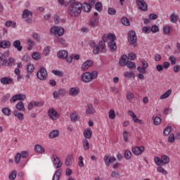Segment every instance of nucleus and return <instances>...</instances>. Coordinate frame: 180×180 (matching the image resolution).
<instances>
[{"label": "nucleus", "instance_id": "20", "mask_svg": "<svg viewBox=\"0 0 180 180\" xmlns=\"http://www.w3.org/2000/svg\"><path fill=\"white\" fill-rule=\"evenodd\" d=\"M98 23H99V18H98V17H93L89 22V25L91 27H96V26H98Z\"/></svg>", "mask_w": 180, "mask_h": 180}, {"label": "nucleus", "instance_id": "56", "mask_svg": "<svg viewBox=\"0 0 180 180\" xmlns=\"http://www.w3.org/2000/svg\"><path fill=\"white\" fill-rule=\"evenodd\" d=\"M9 98H11V94H6L3 96L1 102H3V103H5V102H6V101L9 99Z\"/></svg>", "mask_w": 180, "mask_h": 180}, {"label": "nucleus", "instance_id": "54", "mask_svg": "<svg viewBox=\"0 0 180 180\" xmlns=\"http://www.w3.org/2000/svg\"><path fill=\"white\" fill-rule=\"evenodd\" d=\"M135 59H136V53L131 52L128 54V60H130L131 61Z\"/></svg>", "mask_w": 180, "mask_h": 180}, {"label": "nucleus", "instance_id": "11", "mask_svg": "<svg viewBox=\"0 0 180 180\" xmlns=\"http://www.w3.org/2000/svg\"><path fill=\"white\" fill-rule=\"evenodd\" d=\"M25 99H26V96H25V95L18 94L14 95L11 98L10 102H11V103H15V102H16V101H25Z\"/></svg>", "mask_w": 180, "mask_h": 180}, {"label": "nucleus", "instance_id": "36", "mask_svg": "<svg viewBox=\"0 0 180 180\" xmlns=\"http://www.w3.org/2000/svg\"><path fill=\"white\" fill-rule=\"evenodd\" d=\"M163 33L165 34H171V27L169 25L163 26Z\"/></svg>", "mask_w": 180, "mask_h": 180}, {"label": "nucleus", "instance_id": "14", "mask_svg": "<svg viewBox=\"0 0 180 180\" xmlns=\"http://www.w3.org/2000/svg\"><path fill=\"white\" fill-rule=\"evenodd\" d=\"M131 151L134 155H140L144 152V146L134 147L132 148Z\"/></svg>", "mask_w": 180, "mask_h": 180}, {"label": "nucleus", "instance_id": "33", "mask_svg": "<svg viewBox=\"0 0 180 180\" xmlns=\"http://www.w3.org/2000/svg\"><path fill=\"white\" fill-rule=\"evenodd\" d=\"M60 132L58 130H53L49 133V137L51 139H56V137H58Z\"/></svg>", "mask_w": 180, "mask_h": 180}, {"label": "nucleus", "instance_id": "58", "mask_svg": "<svg viewBox=\"0 0 180 180\" xmlns=\"http://www.w3.org/2000/svg\"><path fill=\"white\" fill-rule=\"evenodd\" d=\"M168 141L169 143H174L175 141V135H174V134H171L169 136Z\"/></svg>", "mask_w": 180, "mask_h": 180}, {"label": "nucleus", "instance_id": "4", "mask_svg": "<svg viewBox=\"0 0 180 180\" xmlns=\"http://www.w3.org/2000/svg\"><path fill=\"white\" fill-rule=\"evenodd\" d=\"M51 34L56 36V37H61L64 34V29L60 26H53L50 30Z\"/></svg>", "mask_w": 180, "mask_h": 180}, {"label": "nucleus", "instance_id": "63", "mask_svg": "<svg viewBox=\"0 0 180 180\" xmlns=\"http://www.w3.org/2000/svg\"><path fill=\"white\" fill-rule=\"evenodd\" d=\"M158 30V26L157 25H153L152 27H150V32H152V33H157Z\"/></svg>", "mask_w": 180, "mask_h": 180}, {"label": "nucleus", "instance_id": "31", "mask_svg": "<svg viewBox=\"0 0 180 180\" xmlns=\"http://www.w3.org/2000/svg\"><path fill=\"white\" fill-rule=\"evenodd\" d=\"M94 112H95V110H94V106H92V104H87V110L86 111V115H92Z\"/></svg>", "mask_w": 180, "mask_h": 180}, {"label": "nucleus", "instance_id": "22", "mask_svg": "<svg viewBox=\"0 0 180 180\" xmlns=\"http://www.w3.org/2000/svg\"><path fill=\"white\" fill-rule=\"evenodd\" d=\"M20 44V40H15L14 41L13 46L18 50V51H22V50H23V46Z\"/></svg>", "mask_w": 180, "mask_h": 180}, {"label": "nucleus", "instance_id": "9", "mask_svg": "<svg viewBox=\"0 0 180 180\" xmlns=\"http://www.w3.org/2000/svg\"><path fill=\"white\" fill-rule=\"evenodd\" d=\"M128 41L130 44H134L137 41V36H136V32L133 30L129 32Z\"/></svg>", "mask_w": 180, "mask_h": 180}, {"label": "nucleus", "instance_id": "32", "mask_svg": "<svg viewBox=\"0 0 180 180\" xmlns=\"http://www.w3.org/2000/svg\"><path fill=\"white\" fill-rule=\"evenodd\" d=\"M162 164L167 165V164H169V157L167 155H164L161 157Z\"/></svg>", "mask_w": 180, "mask_h": 180}, {"label": "nucleus", "instance_id": "53", "mask_svg": "<svg viewBox=\"0 0 180 180\" xmlns=\"http://www.w3.org/2000/svg\"><path fill=\"white\" fill-rule=\"evenodd\" d=\"M20 158H21L20 153H17L15 156V163L19 164V162H20Z\"/></svg>", "mask_w": 180, "mask_h": 180}, {"label": "nucleus", "instance_id": "25", "mask_svg": "<svg viewBox=\"0 0 180 180\" xmlns=\"http://www.w3.org/2000/svg\"><path fill=\"white\" fill-rule=\"evenodd\" d=\"M23 19H26V18H29V16H33V13H32L30 11L25 9L22 11V15Z\"/></svg>", "mask_w": 180, "mask_h": 180}, {"label": "nucleus", "instance_id": "17", "mask_svg": "<svg viewBox=\"0 0 180 180\" xmlns=\"http://www.w3.org/2000/svg\"><path fill=\"white\" fill-rule=\"evenodd\" d=\"M58 58H62V60H65L68 57V52L65 50H60L57 53Z\"/></svg>", "mask_w": 180, "mask_h": 180}, {"label": "nucleus", "instance_id": "7", "mask_svg": "<svg viewBox=\"0 0 180 180\" xmlns=\"http://www.w3.org/2000/svg\"><path fill=\"white\" fill-rule=\"evenodd\" d=\"M51 161H52L56 169H58V168H61V167H63L61 160L59 159V158H58V156H57V155H53L51 156Z\"/></svg>", "mask_w": 180, "mask_h": 180}, {"label": "nucleus", "instance_id": "3", "mask_svg": "<svg viewBox=\"0 0 180 180\" xmlns=\"http://www.w3.org/2000/svg\"><path fill=\"white\" fill-rule=\"evenodd\" d=\"M98 78V72L93 71L91 72H86L82 75L81 79L83 82H91L92 79Z\"/></svg>", "mask_w": 180, "mask_h": 180}, {"label": "nucleus", "instance_id": "13", "mask_svg": "<svg viewBox=\"0 0 180 180\" xmlns=\"http://www.w3.org/2000/svg\"><path fill=\"white\" fill-rule=\"evenodd\" d=\"M104 162L107 167H109L110 164H113V162H115L116 158H112L110 155H105L104 156Z\"/></svg>", "mask_w": 180, "mask_h": 180}, {"label": "nucleus", "instance_id": "5", "mask_svg": "<svg viewBox=\"0 0 180 180\" xmlns=\"http://www.w3.org/2000/svg\"><path fill=\"white\" fill-rule=\"evenodd\" d=\"M95 0H89V4L88 3H84L82 4V11L83 12H91V10L92 9V6L95 5Z\"/></svg>", "mask_w": 180, "mask_h": 180}, {"label": "nucleus", "instance_id": "24", "mask_svg": "<svg viewBox=\"0 0 180 180\" xmlns=\"http://www.w3.org/2000/svg\"><path fill=\"white\" fill-rule=\"evenodd\" d=\"M34 151L35 153H38L39 154H43L45 151L44 148L41 146L37 144L34 146Z\"/></svg>", "mask_w": 180, "mask_h": 180}, {"label": "nucleus", "instance_id": "37", "mask_svg": "<svg viewBox=\"0 0 180 180\" xmlns=\"http://www.w3.org/2000/svg\"><path fill=\"white\" fill-rule=\"evenodd\" d=\"M121 22L124 26H130V20L126 17L122 18Z\"/></svg>", "mask_w": 180, "mask_h": 180}, {"label": "nucleus", "instance_id": "47", "mask_svg": "<svg viewBox=\"0 0 180 180\" xmlns=\"http://www.w3.org/2000/svg\"><path fill=\"white\" fill-rule=\"evenodd\" d=\"M153 123L156 126H158V124H160L161 123V118L160 117H155L153 120Z\"/></svg>", "mask_w": 180, "mask_h": 180}, {"label": "nucleus", "instance_id": "29", "mask_svg": "<svg viewBox=\"0 0 180 180\" xmlns=\"http://www.w3.org/2000/svg\"><path fill=\"white\" fill-rule=\"evenodd\" d=\"M169 19H170V22L172 23H176V22H178V19H179L178 14L172 13Z\"/></svg>", "mask_w": 180, "mask_h": 180}, {"label": "nucleus", "instance_id": "48", "mask_svg": "<svg viewBox=\"0 0 180 180\" xmlns=\"http://www.w3.org/2000/svg\"><path fill=\"white\" fill-rule=\"evenodd\" d=\"M95 8L98 12H101V11H102V4L101 2H97L95 5Z\"/></svg>", "mask_w": 180, "mask_h": 180}, {"label": "nucleus", "instance_id": "19", "mask_svg": "<svg viewBox=\"0 0 180 180\" xmlns=\"http://www.w3.org/2000/svg\"><path fill=\"white\" fill-rule=\"evenodd\" d=\"M11 47V41L6 40L0 41V49H9Z\"/></svg>", "mask_w": 180, "mask_h": 180}, {"label": "nucleus", "instance_id": "43", "mask_svg": "<svg viewBox=\"0 0 180 180\" xmlns=\"http://www.w3.org/2000/svg\"><path fill=\"white\" fill-rule=\"evenodd\" d=\"M124 77L126 78H134V72H125Z\"/></svg>", "mask_w": 180, "mask_h": 180}, {"label": "nucleus", "instance_id": "45", "mask_svg": "<svg viewBox=\"0 0 180 180\" xmlns=\"http://www.w3.org/2000/svg\"><path fill=\"white\" fill-rule=\"evenodd\" d=\"M78 165L80 167V168H82L84 167V157L79 156L78 159Z\"/></svg>", "mask_w": 180, "mask_h": 180}, {"label": "nucleus", "instance_id": "10", "mask_svg": "<svg viewBox=\"0 0 180 180\" xmlns=\"http://www.w3.org/2000/svg\"><path fill=\"white\" fill-rule=\"evenodd\" d=\"M9 50H7L4 53H0V64H1V65L6 64V60H8V57H9Z\"/></svg>", "mask_w": 180, "mask_h": 180}, {"label": "nucleus", "instance_id": "30", "mask_svg": "<svg viewBox=\"0 0 180 180\" xmlns=\"http://www.w3.org/2000/svg\"><path fill=\"white\" fill-rule=\"evenodd\" d=\"M13 115L15 117L18 119V120H23V119H25V116L23 115V114L19 112V111L18 110H15L13 112Z\"/></svg>", "mask_w": 180, "mask_h": 180}, {"label": "nucleus", "instance_id": "35", "mask_svg": "<svg viewBox=\"0 0 180 180\" xmlns=\"http://www.w3.org/2000/svg\"><path fill=\"white\" fill-rule=\"evenodd\" d=\"M60 176H61V170L58 169L53 175V180H60Z\"/></svg>", "mask_w": 180, "mask_h": 180}, {"label": "nucleus", "instance_id": "62", "mask_svg": "<svg viewBox=\"0 0 180 180\" xmlns=\"http://www.w3.org/2000/svg\"><path fill=\"white\" fill-rule=\"evenodd\" d=\"M169 60L171 64H172V65H175V64L176 63V58H175V56H170L169 58Z\"/></svg>", "mask_w": 180, "mask_h": 180}, {"label": "nucleus", "instance_id": "6", "mask_svg": "<svg viewBox=\"0 0 180 180\" xmlns=\"http://www.w3.org/2000/svg\"><path fill=\"white\" fill-rule=\"evenodd\" d=\"M38 79L44 81L47 78V70L45 68H41L37 73Z\"/></svg>", "mask_w": 180, "mask_h": 180}, {"label": "nucleus", "instance_id": "57", "mask_svg": "<svg viewBox=\"0 0 180 180\" xmlns=\"http://www.w3.org/2000/svg\"><path fill=\"white\" fill-rule=\"evenodd\" d=\"M134 98V94L131 92H128L127 94V101H131Z\"/></svg>", "mask_w": 180, "mask_h": 180}, {"label": "nucleus", "instance_id": "42", "mask_svg": "<svg viewBox=\"0 0 180 180\" xmlns=\"http://www.w3.org/2000/svg\"><path fill=\"white\" fill-rule=\"evenodd\" d=\"M108 117L109 119L113 120L115 117H116V113L113 110H110L108 113Z\"/></svg>", "mask_w": 180, "mask_h": 180}, {"label": "nucleus", "instance_id": "39", "mask_svg": "<svg viewBox=\"0 0 180 180\" xmlns=\"http://www.w3.org/2000/svg\"><path fill=\"white\" fill-rule=\"evenodd\" d=\"M171 131H172V127L169 126L167 127H166L163 131V134L165 136H169V133H171Z\"/></svg>", "mask_w": 180, "mask_h": 180}, {"label": "nucleus", "instance_id": "23", "mask_svg": "<svg viewBox=\"0 0 180 180\" xmlns=\"http://www.w3.org/2000/svg\"><path fill=\"white\" fill-rule=\"evenodd\" d=\"M69 94L71 95V96H77V95L79 94V89L77 87H72L70 89Z\"/></svg>", "mask_w": 180, "mask_h": 180}, {"label": "nucleus", "instance_id": "2", "mask_svg": "<svg viewBox=\"0 0 180 180\" xmlns=\"http://www.w3.org/2000/svg\"><path fill=\"white\" fill-rule=\"evenodd\" d=\"M82 12V4L78 1L71 3L68 7V14L71 18H77Z\"/></svg>", "mask_w": 180, "mask_h": 180}, {"label": "nucleus", "instance_id": "15", "mask_svg": "<svg viewBox=\"0 0 180 180\" xmlns=\"http://www.w3.org/2000/svg\"><path fill=\"white\" fill-rule=\"evenodd\" d=\"M92 64H94V62L91 60H88L86 62H84L81 67L82 71H86L89 67H92Z\"/></svg>", "mask_w": 180, "mask_h": 180}, {"label": "nucleus", "instance_id": "61", "mask_svg": "<svg viewBox=\"0 0 180 180\" xmlns=\"http://www.w3.org/2000/svg\"><path fill=\"white\" fill-rule=\"evenodd\" d=\"M52 74H54L56 77H63V73L60 70H52Z\"/></svg>", "mask_w": 180, "mask_h": 180}, {"label": "nucleus", "instance_id": "12", "mask_svg": "<svg viewBox=\"0 0 180 180\" xmlns=\"http://www.w3.org/2000/svg\"><path fill=\"white\" fill-rule=\"evenodd\" d=\"M48 116H49L51 120H57L58 117V114L57 113V111L54 110V108H50L48 110Z\"/></svg>", "mask_w": 180, "mask_h": 180}, {"label": "nucleus", "instance_id": "34", "mask_svg": "<svg viewBox=\"0 0 180 180\" xmlns=\"http://www.w3.org/2000/svg\"><path fill=\"white\" fill-rule=\"evenodd\" d=\"M15 63V59H13V58H9L8 60L7 59V60H6V64L3 65L5 67H11L12 64Z\"/></svg>", "mask_w": 180, "mask_h": 180}, {"label": "nucleus", "instance_id": "44", "mask_svg": "<svg viewBox=\"0 0 180 180\" xmlns=\"http://www.w3.org/2000/svg\"><path fill=\"white\" fill-rule=\"evenodd\" d=\"M124 158L126 160H130L131 158V152L129 150L124 152Z\"/></svg>", "mask_w": 180, "mask_h": 180}, {"label": "nucleus", "instance_id": "41", "mask_svg": "<svg viewBox=\"0 0 180 180\" xmlns=\"http://www.w3.org/2000/svg\"><path fill=\"white\" fill-rule=\"evenodd\" d=\"M71 122H77L78 120V115L77 113L73 112L70 116Z\"/></svg>", "mask_w": 180, "mask_h": 180}, {"label": "nucleus", "instance_id": "28", "mask_svg": "<svg viewBox=\"0 0 180 180\" xmlns=\"http://www.w3.org/2000/svg\"><path fill=\"white\" fill-rule=\"evenodd\" d=\"M15 108L18 110H20L22 112H25V105L23 104L22 101H19L16 105Z\"/></svg>", "mask_w": 180, "mask_h": 180}, {"label": "nucleus", "instance_id": "38", "mask_svg": "<svg viewBox=\"0 0 180 180\" xmlns=\"http://www.w3.org/2000/svg\"><path fill=\"white\" fill-rule=\"evenodd\" d=\"M27 71L28 74H32V72L34 71V65L32 64H29L27 66Z\"/></svg>", "mask_w": 180, "mask_h": 180}, {"label": "nucleus", "instance_id": "27", "mask_svg": "<svg viewBox=\"0 0 180 180\" xmlns=\"http://www.w3.org/2000/svg\"><path fill=\"white\" fill-rule=\"evenodd\" d=\"M84 136L86 139H91L92 137V130L91 129H86L84 131Z\"/></svg>", "mask_w": 180, "mask_h": 180}, {"label": "nucleus", "instance_id": "1", "mask_svg": "<svg viewBox=\"0 0 180 180\" xmlns=\"http://www.w3.org/2000/svg\"><path fill=\"white\" fill-rule=\"evenodd\" d=\"M115 39H116V35L111 33H109L108 36L103 35V41H100L98 44L94 47V50L93 51L94 54L96 55L99 54V53H106V45H105V44L108 40H110L108 47L110 51H116L117 46H116Z\"/></svg>", "mask_w": 180, "mask_h": 180}, {"label": "nucleus", "instance_id": "50", "mask_svg": "<svg viewBox=\"0 0 180 180\" xmlns=\"http://www.w3.org/2000/svg\"><path fill=\"white\" fill-rule=\"evenodd\" d=\"M142 32L143 33H151V27H143L142 28Z\"/></svg>", "mask_w": 180, "mask_h": 180}, {"label": "nucleus", "instance_id": "26", "mask_svg": "<svg viewBox=\"0 0 180 180\" xmlns=\"http://www.w3.org/2000/svg\"><path fill=\"white\" fill-rule=\"evenodd\" d=\"M1 112L4 116H11L12 115V110L7 107L2 108Z\"/></svg>", "mask_w": 180, "mask_h": 180}, {"label": "nucleus", "instance_id": "16", "mask_svg": "<svg viewBox=\"0 0 180 180\" xmlns=\"http://www.w3.org/2000/svg\"><path fill=\"white\" fill-rule=\"evenodd\" d=\"M0 82L3 85H11L13 83V79L10 77H1L0 79Z\"/></svg>", "mask_w": 180, "mask_h": 180}, {"label": "nucleus", "instance_id": "60", "mask_svg": "<svg viewBox=\"0 0 180 180\" xmlns=\"http://www.w3.org/2000/svg\"><path fill=\"white\" fill-rule=\"evenodd\" d=\"M108 12L109 15H116V10L114 9L113 8L109 7L108 9Z\"/></svg>", "mask_w": 180, "mask_h": 180}, {"label": "nucleus", "instance_id": "21", "mask_svg": "<svg viewBox=\"0 0 180 180\" xmlns=\"http://www.w3.org/2000/svg\"><path fill=\"white\" fill-rule=\"evenodd\" d=\"M72 158H74V155L72 154L67 156L65 162L66 167H70V165H72Z\"/></svg>", "mask_w": 180, "mask_h": 180}, {"label": "nucleus", "instance_id": "46", "mask_svg": "<svg viewBox=\"0 0 180 180\" xmlns=\"http://www.w3.org/2000/svg\"><path fill=\"white\" fill-rule=\"evenodd\" d=\"M154 160L156 165H162V159L157 156H155Z\"/></svg>", "mask_w": 180, "mask_h": 180}, {"label": "nucleus", "instance_id": "52", "mask_svg": "<svg viewBox=\"0 0 180 180\" xmlns=\"http://www.w3.org/2000/svg\"><path fill=\"white\" fill-rule=\"evenodd\" d=\"M123 139L126 143H127V141H129V133H127V131H124Z\"/></svg>", "mask_w": 180, "mask_h": 180}, {"label": "nucleus", "instance_id": "64", "mask_svg": "<svg viewBox=\"0 0 180 180\" xmlns=\"http://www.w3.org/2000/svg\"><path fill=\"white\" fill-rule=\"evenodd\" d=\"M137 70L139 71V72H141V74H146V69L140 66L137 67Z\"/></svg>", "mask_w": 180, "mask_h": 180}, {"label": "nucleus", "instance_id": "40", "mask_svg": "<svg viewBox=\"0 0 180 180\" xmlns=\"http://www.w3.org/2000/svg\"><path fill=\"white\" fill-rule=\"evenodd\" d=\"M172 92V91H171V90L167 91L164 94L160 96V99H167V98H168L169 95H171Z\"/></svg>", "mask_w": 180, "mask_h": 180}, {"label": "nucleus", "instance_id": "59", "mask_svg": "<svg viewBox=\"0 0 180 180\" xmlns=\"http://www.w3.org/2000/svg\"><path fill=\"white\" fill-rule=\"evenodd\" d=\"M8 178L10 180H13L16 178V172L13 171L11 174H9Z\"/></svg>", "mask_w": 180, "mask_h": 180}, {"label": "nucleus", "instance_id": "51", "mask_svg": "<svg viewBox=\"0 0 180 180\" xmlns=\"http://www.w3.org/2000/svg\"><path fill=\"white\" fill-rule=\"evenodd\" d=\"M32 57L34 60H39L40 59V54H39V53L37 52H34L32 54Z\"/></svg>", "mask_w": 180, "mask_h": 180}, {"label": "nucleus", "instance_id": "18", "mask_svg": "<svg viewBox=\"0 0 180 180\" xmlns=\"http://www.w3.org/2000/svg\"><path fill=\"white\" fill-rule=\"evenodd\" d=\"M119 64L120 67H124L126 64H127V56L126 54H123L119 60Z\"/></svg>", "mask_w": 180, "mask_h": 180}, {"label": "nucleus", "instance_id": "49", "mask_svg": "<svg viewBox=\"0 0 180 180\" xmlns=\"http://www.w3.org/2000/svg\"><path fill=\"white\" fill-rule=\"evenodd\" d=\"M83 146L84 150H89V142H88V140L85 139L84 141H83Z\"/></svg>", "mask_w": 180, "mask_h": 180}, {"label": "nucleus", "instance_id": "8", "mask_svg": "<svg viewBox=\"0 0 180 180\" xmlns=\"http://www.w3.org/2000/svg\"><path fill=\"white\" fill-rule=\"evenodd\" d=\"M136 2L140 11H143V12H146V11L148 9V6L147 5V3L146 2L145 0H136Z\"/></svg>", "mask_w": 180, "mask_h": 180}, {"label": "nucleus", "instance_id": "55", "mask_svg": "<svg viewBox=\"0 0 180 180\" xmlns=\"http://www.w3.org/2000/svg\"><path fill=\"white\" fill-rule=\"evenodd\" d=\"M126 65L128 67V68H134V67H136V64L129 60L127 61Z\"/></svg>", "mask_w": 180, "mask_h": 180}]
</instances>
